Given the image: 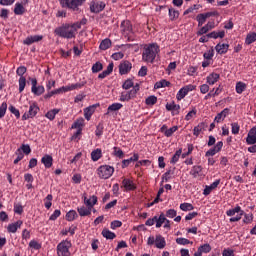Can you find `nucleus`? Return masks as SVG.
<instances>
[{
    "label": "nucleus",
    "instance_id": "774afa93",
    "mask_svg": "<svg viewBox=\"0 0 256 256\" xmlns=\"http://www.w3.org/2000/svg\"><path fill=\"white\" fill-rule=\"evenodd\" d=\"M234 251L231 249H224L222 252V256H233Z\"/></svg>",
    "mask_w": 256,
    "mask_h": 256
},
{
    "label": "nucleus",
    "instance_id": "dca6fc26",
    "mask_svg": "<svg viewBox=\"0 0 256 256\" xmlns=\"http://www.w3.org/2000/svg\"><path fill=\"white\" fill-rule=\"evenodd\" d=\"M23 225V221L18 220L15 223L9 224L7 227L8 233H17V229H21V226Z\"/></svg>",
    "mask_w": 256,
    "mask_h": 256
},
{
    "label": "nucleus",
    "instance_id": "09e8293b",
    "mask_svg": "<svg viewBox=\"0 0 256 256\" xmlns=\"http://www.w3.org/2000/svg\"><path fill=\"white\" fill-rule=\"evenodd\" d=\"M59 113V109H53V110H50L46 113V117L47 119H49L50 121H53V119H55V115Z\"/></svg>",
    "mask_w": 256,
    "mask_h": 256
},
{
    "label": "nucleus",
    "instance_id": "412c9836",
    "mask_svg": "<svg viewBox=\"0 0 256 256\" xmlns=\"http://www.w3.org/2000/svg\"><path fill=\"white\" fill-rule=\"evenodd\" d=\"M209 17H211V14H198L196 16V20L198 21V27H203V24L205 23V21H207V19H209Z\"/></svg>",
    "mask_w": 256,
    "mask_h": 256
},
{
    "label": "nucleus",
    "instance_id": "79ce46f5",
    "mask_svg": "<svg viewBox=\"0 0 256 256\" xmlns=\"http://www.w3.org/2000/svg\"><path fill=\"white\" fill-rule=\"evenodd\" d=\"M25 85H27V79L23 76L20 77L19 79V92L23 93L25 90Z\"/></svg>",
    "mask_w": 256,
    "mask_h": 256
},
{
    "label": "nucleus",
    "instance_id": "680f3d73",
    "mask_svg": "<svg viewBox=\"0 0 256 256\" xmlns=\"http://www.w3.org/2000/svg\"><path fill=\"white\" fill-rule=\"evenodd\" d=\"M171 175H173V170L166 171L162 176V181H169V179H171Z\"/></svg>",
    "mask_w": 256,
    "mask_h": 256
},
{
    "label": "nucleus",
    "instance_id": "72a5a7b5",
    "mask_svg": "<svg viewBox=\"0 0 256 256\" xmlns=\"http://www.w3.org/2000/svg\"><path fill=\"white\" fill-rule=\"evenodd\" d=\"M14 13L15 15H23L25 13V7H23V4L16 3L14 7Z\"/></svg>",
    "mask_w": 256,
    "mask_h": 256
},
{
    "label": "nucleus",
    "instance_id": "aec40b11",
    "mask_svg": "<svg viewBox=\"0 0 256 256\" xmlns=\"http://www.w3.org/2000/svg\"><path fill=\"white\" fill-rule=\"evenodd\" d=\"M220 77L221 76L219 74L215 73V72L209 74L207 76L208 85H215V83H217V81H219Z\"/></svg>",
    "mask_w": 256,
    "mask_h": 256
},
{
    "label": "nucleus",
    "instance_id": "4d7b16f0",
    "mask_svg": "<svg viewBox=\"0 0 256 256\" xmlns=\"http://www.w3.org/2000/svg\"><path fill=\"white\" fill-rule=\"evenodd\" d=\"M181 153V149L177 150L171 159V163H177V161H179V158L181 157Z\"/></svg>",
    "mask_w": 256,
    "mask_h": 256
},
{
    "label": "nucleus",
    "instance_id": "423d86ee",
    "mask_svg": "<svg viewBox=\"0 0 256 256\" xmlns=\"http://www.w3.org/2000/svg\"><path fill=\"white\" fill-rule=\"evenodd\" d=\"M81 29V25L73 24L72 26L66 27L65 38L66 39H75V35H77V30Z\"/></svg>",
    "mask_w": 256,
    "mask_h": 256
},
{
    "label": "nucleus",
    "instance_id": "5fc2aeb1",
    "mask_svg": "<svg viewBox=\"0 0 256 256\" xmlns=\"http://www.w3.org/2000/svg\"><path fill=\"white\" fill-rule=\"evenodd\" d=\"M114 155L115 157H119V159H123V157H125L123 150H121L119 147H114Z\"/></svg>",
    "mask_w": 256,
    "mask_h": 256
},
{
    "label": "nucleus",
    "instance_id": "7c9ffc66",
    "mask_svg": "<svg viewBox=\"0 0 256 256\" xmlns=\"http://www.w3.org/2000/svg\"><path fill=\"white\" fill-rule=\"evenodd\" d=\"M177 129H178L177 126H173L170 129H167V126H162L161 131H165L164 135L166 137H171V135H173L175 133V131H177Z\"/></svg>",
    "mask_w": 256,
    "mask_h": 256
},
{
    "label": "nucleus",
    "instance_id": "6e6d98bb",
    "mask_svg": "<svg viewBox=\"0 0 256 256\" xmlns=\"http://www.w3.org/2000/svg\"><path fill=\"white\" fill-rule=\"evenodd\" d=\"M145 103L146 105H155V103H157V96H149L146 98Z\"/></svg>",
    "mask_w": 256,
    "mask_h": 256
},
{
    "label": "nucleus",
    "instance_id": "bf43d9fd",
    "mask_svg": "<svg viewBox=\"0 0 256 256\" xmlns=\"http://www.w3.org/2000/svg\"><path fill=\"white\" fill-rule=\"evenodd\" d=\"M198 249H199L200 252H202V253H210V251H211V245H209V244H204V245L200 246Z\"/></svg>",
    "mask_w": 256,
    "mask_h": 256
},
{
    "label": "nucleus",
    "instance_id": "39448f33",
    "mask_svg": "<svg viewBox=\"0 0 256 256\" xmlns=\"http://www.w3.org/2000/svg\"><path fill=\"white\" fill-rule=\"evenodd\" d=\"M195 89H197V86L189 84L184 86L183 88H181L177 95H176V99L178 101H181L182 99H185V96L190 92V91H195Z\"/></svg>",
    "mask_w": 256,
    "mask_h": 256
},
{
    "label": "nucleus",
    "instance_id": "de8ad7c7",
    "mask_svg": "<svg viewBox=\"0 0 256 256\" xmlns=\"http://www.w3.org/2000/svg\"><path fill=\"white\" fill-rule=\"evenodd\" d=\"M99 71H103V64L101 62H96L92 66V73H99Z\"/></svg>",
    "mask_w": 256,
    "mask_h": 256
},
{
    "label": "nucleus",
    "instance_id": "c03bdc74",
    "mask_svg": "<svg viewBox=\"0 0 256 256\" xmlns=\"http://www.w3.org/2000/svg\"><path fill=\"white\" fill-rule=\"evenodd\" d=\"M181 211H193L195 207H193V204L191 203H182L180 204Z\"/></svg>",
    "mask_w": 256,
    "mask_h": 256
},
{
    "label": "nucleus",
    "instance_id": "9b49d317",
    "mask_svg": "<svg viewBox=\"0 0 256 256\" xmlns=\"http://www.w3.org/2000/svg\"><path fill=\"white\" fill-rule=\"evenodd\" d=\"M122 187H124L125 191H135L137 189V186L133 182V180L124 178L122 180Z\"/></svg>",
    "mask_w": 256,
    "mask_h": 256
},
{
    "label": "nucleus",
    "instance_id": "9d476101",
    "mask_svg": "<svg viewBox=\"0 0 256 256\" xmlns=\"http://www.w3.org/2000/svg\"><path fill=\"white\" fill-rule=\"evenodd\" d=\"M133 68L131 62L129 61H124L119 65V73L120 75H127L129 71Z\"/></svg>",
    "mask_w": 256,
    "mask_h": 256
},
{
    "label": "nucleus",
    "instance_id": "4468645a",
    "mask_svg": "<svg viewBox=\"0 0 256 256\" xmlns=\"http://www.w3.org/2000/svg\"><path fill=\"white\" fill-rule=\"evenodd\" d=\"M41 163L46 169H51L53 167V156L46 154L41 158Z\"/></svg>",
    "mask_w": 256,
    "mask_h": 256
},
{
    "label": "nucleus",
    "instance_id": "393cba45",
    "mask_svg": "<svg viewBox=\"0 0 256 256\" xmlns=\"http://www.w3.org/2000/svg\"><path fill=\"white\" fill-rule=\"evenodd\" d=\"M215 50L219 55H225L229 51V44H217Z\"/></svg>",
    "mask_w": 256,
    "mask_h": 256
},
{
    "label": "nucleus",
    "instance_id": "4c0bfd02",
    "mask_svg": "<svg viewBox=\"0 0 256 256\" xmlns=\"http://www.w3.org/2000/svg\"><path fill=\"white\" fill-rule=\"evenodd\" d=\"M245 89H247V84H245L243 82H237V84H236V93L241 95V93H243V91H245Z\"/></svg>",
    "mask_w": 256,
    "mask_h": 256
},
{
    "label": "nucleus",
    "instance_id": "c9c22d12",
    "mask_svg": "<svg viewBox=\"0 0 256 256\" xmlns=\"http://www.w3.org/2000/svg\"><path fill=\"white\" fill-rule=\"evenodd\" d=\"M170 86H171V82L167 80H161L159 82H156L154 85L155 89H161L163 87H170Z\"/></svg>",
    "mask_w": 256,
    "mask_h": 256
},
{
    "label": "nucleus",
    "instance_id": "20e7f679",
    "mask_svg": "<svg viewBox=\"0 0 256 256\" xmlns=\"http://www.w3.org/2000/svg\"><path fill=\"white\" fill-rule=\"evenodd\" d=\"M113 173H115L113 166L102 165L97 169V175L100 179H109Z\"/></svg>",
    "mask_w": 256,
    "mask_h": 256
},
{
    "label": "nucleus",
    "instance_id": "c85d7f7f",
    "mask_svg": "<svg viewBox=\"0 0 256 256\" xmlns=\"http://www.w3.org/2000/svg\"><path fill=\"white\" fill-rule=\"evenodd\" d=\"M111 45H112L111 39L106 38L101 41L99 49H101V51H107V49H109Z\"/></svg>",
    "mask_w": 256,
    "mask_h": 256
},
{
    "label": "nucleus",
    "instance_id": "7ed1b4c3",
    "mask_svg": "<svg viewBox=\"0 0 256 256\" xmlns=\"http://www.w3.org/2000/svg\"><path fill=\"white\" fill-rule=\"evenodd\" d=\"M139 90H140V87H139V84H135V86L131 89V90H128V91H123L120 95V101L122 102H129L133 99H136L137 98V93H139Z\"/></svg>",
    "mask_w": 256,
    "mask_h": 256
},
{
    "label": "nucleus",
    "instance_id": "3c124183",
    "mask_svg": "<svg viewBox=\"0 0 256 256\" xmlns=\"http://www.w3.org/2000/svg\"><path fill=\"white\" fill-rule=\"evenodd\" d=\"M85 85V83H76V84H72L70 86H67L65 88V91H73L75 89H81V87H83Z\"/></svg>",
    "mask_w": 256,
    "mask_h": 256
},
{
    "label": "nucleus",
    "instance_id": "603ef678",
    "mask_svg": "<svg viewBox=\"0 0 256 256\" xmlns=\"http://www.w3.org/2000/svg\"><path fill=\"white\" fill-rule=\"evenodd\" d=\"M169 17L171 19V21L175 20V19H179V11L170 8L169 9Z\"/></svg>",
    "mask_w": 256,
    "mask_h": 256
},
{
    "label": "nucleus",
    "instance_id": "e433bc0d",
    "mask_svg": "<svg viewBox=\"0 0 256 256\" xmlns=\"http://www.w3.org/2000/svg\"><path fill=\"white\" fill-rule=\"evenodd\" d=\"M57 255L65 256V241H62L57 246Z\"/></svg>",
    "mask_w": 256,
    "mask_h": 256
},
{
    "label": "nucleus",
    "instance_id": "13d9d810",
    "mask_svg": "<svg viewBox=\"0 0 256 256\" xmlns=\"http://www.w3.org/2000/svg\"><path fill=\"white\" fill-rule=\"evenodd\" d=\"M5 113H7V103L3 102L0 106V119L5 117Z\"/></svg>",
    "mask_w": 256,
    "mask_h": 256
},
{
    "label": "nucleus",
    "instance_id": "f704fd0d",
    "mask_svg": "<svg viewBox=\"0 0 256 256\" xmlns=\"http://www.w3.org/2000/svg\"><path fill=\"white\" fill-rule=\"evenodd\" d=\"M201 171H203V167L193 166L192 170L190 171V175H192L194 178H197L201 174Z\"/></svg>",
    "mask_w": 256,
    "mask_h": 256
},
{
    "label": "nucleus",
    "instance_id": "5701e85b",
    "mask_svg": "<svg viewBox=\"0 0 256 256\" xmlns=\"http://www.w3.org/2000/svg\"><path fill=\"white\" fill-rule=\"evenodd\" d=\"M113 63H110L108 66H107V69L104 70L102 73H100L98 75V79H105V77L111 75V73H113Z\"/></svg>",
    "mask_w": 256,
    "mask_h": 256
},
{
    "label": "nucleus",
    "instance_id": "a878e982",
    "mask_svg": "<svg viewBox=\"0 0 256 256\" xmlns=\"http://www.w3.org/2000/svg\"><path fill=\"white\" fill-rule=\"evenodd\" d=\"M80 217H89L91 215V208H87L85 206H81L80 208L77 209Z\"/></svg>",
    "mask_w": 256,
    "mask_h": 256
},
{
    "label": "nucleus",
    "instance_id": "2f4dec72",
    "mask_svg": "<svg viewBox=\"0 0 256 256\" xmlns=\"http://www.w3.org/2000/svg\"><path fill=\"white\" fill-rule=\"evenodd\" d=\"M154 219H155V223H156V227L159 228V227H162L163 223H165V221H167V218H165V214H160L159 217L157 216H154Z\"/></svg>",
    "mask_w": 256,
    "mask_h": 256
},
{
    "label": "nucleus",
    "instance_id": "c756f323",
    "mask_svg": "<svg viewBox=\"0 0 256 256\" xmlns=\"http://www.w3.org/2000/svg\"><path fill=\"white\" fill-rule=\"evenodd\" d=\"M102 237L113 240L115 237H117V235L114 232H111V230L105 228L102 230Z\"/></svg>",
    "mask_w": 256,
    "mask_h": 256
},
{
    "label": "nucleus",
    "instance_id": "0eeeda50",
    "mask_svg": "<svg viewBox=\"0 0 256 256\" xmlns=\"http://www.w3.org/2000/svg\"><path fill=\"white\" fill-rule=\"evenodd\" d=\"M84 2L85 0H65L67 8L72 9V11H79V7H81Z\"/></svg>",
    "mask_w": 256,
    "mask_h": 256
},
{
    "label": "nucleus",
    "instance_id": "6ab92c4d",
    "mask_svg": "<svg viewBox=\"0 0 256 256\" xmlns=\"http://www.w3.org/2000/svg\"><path fill=\"white\" fill-rule=\"evenodd\" d=\"M167 245V242H165V238L161 235L156 236V242H155V247L157 249H165V246Z\"/></svg>",
    "mask_w": 256,
    "mask_h": 256
},
{
    "label": "nucleus",
    "instance_id": "b1692460",
    "mask_svg": "<svg viewBox=\"0 0 256 256\" xmlns=\"http://www.w3.org/2000/svg\"><path fill=\"white\" fill-rule=\"evenodd\" d=\"M228 115H229V108H225L223 111H221L216 115L214 121H216V123H221V120L223 121V119H225V117H227Z\"/></svg>",
    "mask_w": 256,
    "mask_h": 256
},
{
    "label": "nucleus",
    "instance_id": "37998d69",
    "mask_svg": "<svg viewBox=\"0 0 256 256\" xmlns=\"http://www.w3.org/2000/svg\"><path fill=\"white\" fill-rule=\"evenodd\" d=\"M235 213H241V206H236L235 208L226 211L228 217H233Z\"/></svg>",
    "mask_w": 256,
    "mask_h": 256
},
{
    "label": "nucleus",
    "instance_id": "ddd939ff",
    "mask_svg": "<svg viewBox=\"0 0 256 256\" xmlns=\"http://www.w3.org/2000/svg\"><path fill=\"white\" fill-rule=\"evenodd\" d=\"M247 145H255L256 143V127H253L247 135L246 138Z\"/></svg>",
    "mask_w": 256,
    "mask_h": 256
},
{
    "label": "nucleus",
    "instance_id": "473e14b6",
    "mask_svg": "<svg viewBox=\"0 0 256 256\" xmlns=\"http://www.w3.org/2000/svg\"><path fill=\"white\" fill-rule=\"evenodd\" d=\"M101 157H103V153L101 152V149H96L91 152L92 161H99Z\"/></svg>",
    "mask_w": 256,
    "mask_h": 256
},
{
    "label": "nucleus",
    "instance_id": "f257e3e1",
    "mask_svg": "<svg viewBox=\"0 0 256 256\" xmlns=\"http://www.w3.org/2000/svg\"><path fill=\"white\" fill-rule=\"evenodd\" d=\"M157 53H159V46L157 44H150L144 47L142 59L146 63H153L157 57Z\"/></svg>",
    "mask_w": 256,
    "mask_h": 256
},
{
    "label": "nucleus",
    "instance_id": "8fccbe9b",
    "mask_svg": "<svg viewBox=\"0 0 256 256\" xmlns=\"http://www.w3.org/2000/svg\"><path fill=\"white\" fill-rule=\"evenodd\" d=\"M67 221H75L77 219V212L75 210H70L66 214Z\"/></svg>",
    "mask_w": 256,
    "mask_h": 256
},
{
    "label": "nucleus",
    "instance_id": "58836bf2",
    "mask_svg": "<svg viewBox=\"0 0 256 256\" xmlns=\"http://www.w3.org/2000/svg\"><path fill=\"white\" fill-rule=\"evenodd\" d=\"M21 151H23L25 155H29V153H31V146H29V144H22L21 148L17 150V153H21Z\"/></svg>",
    "mask_w": 256,
    "mask_h": 256
},
{
    "label": "nucleus",
    "instance_id": "ea45409f",
    "mask_svg": "<svg viewBox=\"0 0 256 256\" xmlns=\"http://www.w3.org/2000/svg\"><path fill=\"white\" fill-rule=\"evenodd\" d=\"M256 41V33H251L246 36L245 43L246 45H251V43H255Z\"/></svg>",
    "mask_w": 256,
    "mask_h": 256
},
{
    "label": "nucleus",
    "instance_id": "a211bd4d",
    "mask_svg": "<svg viewBox=\"0 0 256 256\" xmlns=\"http://www.w3.org/2000/svg\"><path fill=\"white\" fill-rule=\"evenodd\" d=\"M84 203L88 208L93 209L94 205H97V196L93 195L89 199L87 196H84Z\"/></svg>",
    "mask_w": 256,
    "mask_h": 256
},
{
    "label": "nucleus",
    "instance_id": "f3484780",
    "mask_svg": "<svg viewBox=\"0 0 256 256\" xmlns=\"http://www.w3.org/2000/svg\"><path fill=\"white\" fill-rule=\"evenodd\" d=\"M43 39V36L40 35H34L27 37L23 43L24 45H32V43H38V41H41Z\"/></svg>",
    "mask_w": 256,
    "mask_h": 256
},
{
    "label": "nucleus",
    "instance_id": "cd10ccee",
    "mask_svg": "<svg viewBox=\"0 0 256 256\" xmlns=\"http://www.w3.org/2000/svg\"><path fill=\"white\" fill-rule=\"evenodd\" d=\"M95 113V106H89L84 109V117L87 121L91 119V116Z\"/></svg>",
    "mask_w": 256,
    "mask_h": 256
},
{
    "label": "nucleus",
    "instance_id": "49530a36",
    "mask_svg": "<svg viewBox=\"0 0 256 256\" xmlns=\"http://www.w3.org/2000/svg\"><path fill=\"white\" fill-rule=\"evenodd\" d=\"M53 201V195L51 194H48L46 196V198L44 199V202H45V207L46 209H51V205H53V203H51Z\"/></svg>",
    "mask_w": 256,
    "mask_h": 256
},
{
    "label": "nucleus",
    "instance_id": "4be33fe9",
    "mask_svg": "<svg viewBox=\"0 0 256 256\" xmlns=\"http://www.w3.org/2000/svg\"><path fill=\"white\" fill-rule=\"evenodd\" d=\"M167 111H174V115H179V109H181V106L179 104H175V102L167 103L166 104Z\"/></svg>",
    "mask_w": 256,
    "mask_h": 256
},
{
    "label": "nucleus",
    "instance_id": "864d4df0",
    "mask_svg": "<svg viewBox=\"0 0 256 256\" xmlns=\"http://www.w3.org/2000/svg\"><path fill=\"white\" fill-rule=\"evenodd\" d=\"M123 108V104L121 103H113L108 107V111H119V109Z\"/></svg>",
    "mask_w": 256,
    "mask_h": 256
},
{
    "label": "nucleus",
    "instance_id": "1a4fd4ad",
    "mask_svg": "<svg viewBox=\"0 0 256 256\" xmlns=\"http://www.w3.org/2000/svg\"><path fill=\"white\" fill-rule=\"evenodd\" d=\"M105 9V3L104 2H91L90 3V11L91 13H101Z\"/></svg>",
    "mask_w": 256,
    "mask_h": 256
},
{
    "label": "nucleus",
    "instance_id": "052dcab7",
    "mask_svg": "<svg viewBox=\"0 0 256 256\" xmlns=\"http://www.w3.org/2000/svg\"><path fill=\"white\" fill-rule=\"evenodd\" d=\"M213 55H215V51L213 49L208 50L207 52L204 53V59H207L210 61V59H213Z\"/></svg>",
    "mask_w": 256,
    "mask_h": 256
},
{
    "label": "nucleus",
    "instance_id": "69168bd1",
    "mask_svg": "<svg viewBox=\"0 0 256 256\" xmlns=\"http://www.w3.org/2000/svg\"><path fill=\"white\" fill-rule=\"evenodd\" d=\"M231 127H232V133H233V135H238L239 129H241V127L239 126V124H238V123H232V124H231Z\"/></svg>",
    "mask_w": 256,
    "mask_h": 256
},
{
    "label": "nucleus",
    "instance_id": "a18cd8bd",
    "mask_svg": "<svg viewBox=\"0 0 256 256\" xmlns=\"http://www.w3.org/2000/svg\"><path fill=\"white\" fill-rule=\"evenodd\" d=\"M131 87H135L133 80L127 79L123 84H122V89H125L126 91H129Z\"/></svg>",
    "mask_w": 256,
    "mask_h": 256
},
{
    "label": "nucleus",
    "instance_id": "e2e57ef3",
    "mask_svg": "<svg viewBox=\"0 0 256 256\" xmlns=\"http://www.w3.org/2000/svg\"><path fill=\"white\" fill-rule=\"evenodd\" d=\"M55 33L56 35H58L59 37H65V27L61 26L59 28L55 29Z\"/></svg>",
    "mask_w": 256,
    "mask_h": 256
},
{
    "label": "nucleus",
    "instance_id": "6e6552de",
    "mask_svg": "<svg viewBox=\"0 0 256 256\" xmlns=\"http://www.w3.org/2000/svg\"><path fill=\"white\" fill-rule=\"evenodd\" d=\"M39 113V108L35 104H31L28 113H24L22 116L23 121H27L29 118L35 117Z\"/></svg>",
    "mask_w": 256,
    "mask_h": 256
},
{
    "label": "nucleus",
    "instance_id": "a19ab883",
    "mask_svg": "<svg viewBox=\"0 0 256 256\" xmlns=\"http://www.w3.org/2000/svg\"><path fill=\"white\" fill-rule=\"evenodd\" d=\"M32 93H34V95H43V93H45V87L43 86H36L35 88L31 89Z\"/></svg>",
    "mask_w": 256,
    "mask_h": 256
},
{
    "label": "nucleus",
    "instance_id": "bb28decb",
    "mask_svg": "<svg viewBox=\"0 0 256 256\" xmlns=\"http://www.w3.org/2000/svg\"><path fill=\"white\" fill-rule=\"evenodd\" d=\"M208 39H223V37H225V31H220V32H211L209 34H207Z\"/></svg>",
    "mask_w": 256,
    "mask_h": 256
},
{
    "label": "nucleus",
    "instance_id": "f8f14e48",
    "mask_svg": "<svg viewBox=\"0 0 256 256\" xmlns=\"http://www.w3.org/2000/svg\"><path fill=\"white\" fill-rule=\"evenodd\" d=\"M121 31L124 33V35H129L130 33L133 32V26L131 25V21L129 20H124L121 23Z\"/></svg>",
    "mask_w": 256,
    "mask_h": 256
},
{
    "label": "nucleus",
    "instance_id": "2eb2a0df",
    "mask_svg": "<svg viewBox=\"0 0 256 256\" xmlns=\"http://www.w3.org/2000/svg\"><path fill=\"white\" fill-rule=\"evenodd\" d=\"M207 123L205 122H201L199 123L196 127H194L193 129V135L195 137H199V135H201V133H203V131H205L207 129Z\"/></svg>",
    "mask_w": 256,
    "mask_h": 256
},
{
    "label": "nucleus",
    "instance_id": "0e129e2a",
    "mask_svg": "<svg viewBox=\"0 0 256 256\" xmlns=\"http://www.w3.org/2000/svg\"><path fill=\"white\" fill-rule=\"evenodd\" d=\"M176 243L178 245H189V243H191V241H189V239H186V238H177Z\"/></svg>",
    "mask_w": 256,
    "mask_h": 256
},
{
    "label": "nucleus",
    "instance_id": "f03ea898",
    "mask_svg": "<svg viewBox=\"0 0 256 256\" xmlns=\"http://www.w3.org/2000/svg\"><path fill=\"white\" fill-rule=\"evenodd\" d=\"M85 126V119L78 118L71 126V129H76V132L72 135L71 141H75L77 143L79 139H81V133L83 131V127Z\"/></svg>",
    "mask_w": 256,
    "mask_h": 256
},
{
    "label": "nucleus",
    "instance_id": "338daca9",
    "mask_svg": "<svg viewBox=\"0 0 256 256\" xmlns=\"http://www.w3.org/2000/svg\"><path fill=\"white\" fill-rule=\"evenodd\" d=\"M81 179H82L81 174H74L72 177V181L75 184L81 183Z\"/></svg>",
    "mask_w": 256,
    "mask_h": 256
}]
</instances>
